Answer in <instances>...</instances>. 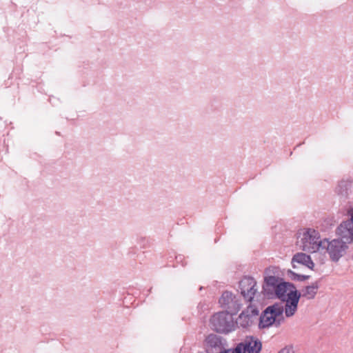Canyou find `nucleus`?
Masks as SVG:
<instances>
[{
    "instance_id": "5",
    "label": "nucleus",
    "mask_w": 353,
    "mask_h": 353,
    "mask_svg": "<svg viewBox=\"0 0 353 353\" xmlns=\"http://www.w3.org/2000/svg\"><path fill=\"white\" fill-rule=\"evenodd\" d=\"M338 239L349 245L353 243V223L349 220L342 221L336 229Z\"/></svg>"
},
{
    "instance_id": "7",
    "label": "nucleus",
    "mask_w": 353,
    "mask_h": 353,
    "mask_svg": "<svg viewBox=\"0 0 353 353\" xmlns=\"http://www.w3.org/2000/svg\"><path fill=\"white\" fill-rule=\"evenodd\" d=\"M292 264L294 269L297 268L299 265L305 266L311 270H312L314 266L311 257L302 252L296 253L293 256L292 259Z\"/></svg>"
},
{
    "instance_id": "6",
    "label": "nucleus",
    "mask_w": 353,
    "mask_h": 353,
    "mask_svg": "<svg viewBox=\"0 0 353 353\" xmlns=\"http://www.w3.org/2000/svg\"><path fill=\"white\" fill-rule=\"evenodd\" d=\"M219 303L230 312H236L240 309L239 300L230 292H224L219 299Z\"/></svg>"
},
{
    "instance_id": "10",
    "label": "nucleus",
    "mask_w": 353,
    "mask_h": 353,
    "mask_svg": "<svg viewBox=\"0 0 353 353\" xmlns=\"http://www.w3.org/2000/svg\"><path fill=\"white\" fill-rule=\"evenodd\" d=\"M271 268H268L265 271V286L263 287L265 290H267L268 288H272L274 290L277 285H279L281 282L279 281V278L276 276L270 275V273L271 272Z\"/></svg>"
},
{
    "instance_id": "16",
    "label": "nucleus",
    "mask_w": 353,
    "mask_h": 353,
    "mask_svg": "<svg viewBox=\"0 0 353 353\" xmlns=\"http://www.w3.org/2000/svg\"><path fill=\"white\" fill-rule=\"evenodd\" d=\"M296 310L297 307L296 306L285 305V313L287 317L292 316Z\"/></svg>"
},
{
    "instance_id": "13",
    "label": "nucleus",
    "mask_w": 353,
    "mask_h": 353,
    "mask_svg": "<svg viewBox=\"0 0 353 353\" xmlns=\"http://www.w3.org/2000/svg\"><path fill=\"white\" fill-rule=\"evenodd\" d=\"M351 186V181L349 180H341L337 187L336 188V191L339 194L341 195H346L347 194V191Z\"/></svg>"
},
{
    "instance_id": "3",
    "label": "nucleus",
    "mask_w": 353,
    "mask_h": 353,
    "mask_svg": "<svg viewBox=\"0 0 353 353\" xmlns=\"http://www.w3.org/2000/svg\"><path fill=\"white\" fill-rule=\"evenodd\" d=\"M235 312H221L214 314L210 319L211 327L217 332L228 333L236 329L238 322L234 321Z\"/></svg>"
},
{
    "instance_id": "12",
    "label": "nucleus",
    "mask_w": 353,
    "mask_h": 353,
    "mask_svg": "<svg viewBox=\"0 0 353 353\" xmlns=\"http://www.w3.org/2000/svg\"><path fill=\"white\" fill-rule=\"evenodd\" d=\"M301 296V293H299L298 291L292 290L288 292V296L285 298V305H291V306H298V303Z\"/></svg>"
},
{
    "instance_id": "20",
    "label": "nucleus",
    "mask_w": 353,
    "mask_h": 353,
    "mask_svg": "<svg viewBox=\"0 0 353 353\" xmlns=\"http://www.w3.org/2000/svg\"><path fill=\"white\" fill-rule=\"evenodd\" d=\"M243 316V312H241L239 315V318L241 319V317Z\"/></svg>"
},
{
    "instance_id": "9",
    "label": "nucleus",
    "mask_w": 353,
    "mask_h": 353,
    "mask_svg": "<svg viewBox=\"0 0 353 353\" xmlns=\"http://www.w3.org/2000/svg\"><path fill=\"white\" fill-rule=\"evenodd\" d=\"M274 290L277 298L281 301H285V298L288 296V292L296 290V288L290 283L281 282Z\"/></svg>"
},
{
    "instance_id": "1",
    "label": "nucleus",
    "mask_w": 353,
    "mask_h": 353,
    "mask_svg": "<svg viewBox=\"0 0 353 353\" xmlns=\"http://www.w3.org/2000/svg\"><path fill=\"white\" fill-rule=\"evenodd\" d=\"M259 296L256 281L251 276H244V301L249 303L244 311V327L258 321L259 327L262 328L270 327L276 321L279 325L280 318H283V305L275 303L268 306L259 316Z\"/></svg>"
},
{
    "instance_id": "17",
    "label": "nucleus",
    "mask_w": 353,
    "mask_h": 353,
    "mask_svg": "<svg viewBox=\"0 0 353 353\" xmlns=\"http://www.w3.org/2000/svg\"><path fill=\"white\" fill-rule=\"evenodd\" d=\"M243 343H240L234 349H228L220 352L219 353H241Z\"/></svg>"
},
{
    "instance_id": "2",
    "label": "nucleus",
    "mask_w": 353,
    "mask_h": 353,
    "mask_svg": "<svg viewBox=\"0 0 353 353\" xmlns=\"http://www.w3.org/2000/svg\"><path fill=\"white\" fill-rule=\"evenodd\" d=\"M297 235L296 245L299 249L313 253L321 248L323 240H320L319 233L315 230L303 228L299 231Z\"/></svg>"
},
{
    "instance_id": "15",
    "label": "nucleus",
    "mask_w": 353,
    "mask_h": 353,
    "mask_svg": "<svg viewBox=\"0 0 353 353\" xmlns=\"http://www.w3.org/2000/svg\"><path fill=\"white\" fill-rule=\"evenodd\" d=\"M287 275L292 280H297L299 281H303L307 280L310 278V276H305L296 274L293 271L288 270L287 272Z\"/></svg>"
},
{
    "instance_id": "8",
    "label": "nucleus",
    "mask_w": 353,
    "mask_h": 353,
    "mask_svg": "<svg viewBox=\"0 0 353 353\" xmlns=\"http://www.w3.org/2000/svg\"><path fill=\"white\" fill-rule=\"evenodd\" d=\"M261 342L256 337L247 336L244 339V353H260Z\"/></svg>"
},
{
    "instance_id": "11",
    "label": "nucleus",
    "mask_w": 353,
    "mask_h": 353,
    "mask_svg": "<svg viewBox=\"0 0 353 353\" xmlns=\"http://www.w3.org/2000/svg\"><path fill=\"white\" fill-rule=\"evenodd\" d=\"M319 288V284L318 281L312 283L310 285L306 286L302 290V295L307 299H313L317 294Z\"/></svg>"
},
{
    "instance_id": "18",
    "label": "nucleus",
    "mask_w": 353,
    "mask_h": 353,
    "mask_svg": "<svg viewBox=\"0 0 353 353\" xmlns=\"http://www.w3.org/2000/svg\"><path fill=\"white\" fill-rule=\"evenodd\" d=\"M278 353H294L292 346H285L281 349Z\"/></svg>"
},
{
    "instance_id": "4",
    "label": "nucleus",
    "mask_w": 353,
    "mask_h": 353,
    "mask_svg": "<svg viewBox=\"0 0 353 353\" xmlns=\"http://www.w3.org/2000/svg\"><path fill=\"white\" fill-rule=\"evenodd\" d=\"M322 249H326L330 257L333 261H338L341 257L344 256L348 249V245L338 239L328 241L323 240Z\"/></svg>"
},
{
    "instance_id": "14",
    "label": "nucleus",
    "mask_w": 353,
    "mask_h": 353,
    "mask_svg": "<svg viewBox=\"0 0 353 353\" xmlns=\"http://www.w3.org/2000/svg\"><path fill=\"white\" fill-rule=\"evenodd\" d=\"M206 343L212 347H219L221 345L220 338L215 334H210L206 339Z\"/></svg>"
},
{
    "instance_id": "19",
    "label": "nucleus",
    "mask_w": 353,
    "mask_h": 353,
    "mask_svg": "<svg viewBox=\"0 0 353 353\" xmlns=\"http://www.w3.org/2000/svg\"><path fill=\"white\" fill-rule=\"evenodd\" d=\"M350 219H348L353 223V208L348 211Z\"/></svg>"
}]
</instances>
